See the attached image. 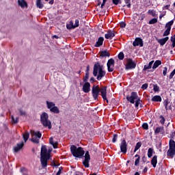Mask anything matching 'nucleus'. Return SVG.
<instances>
[{
  "instance_id": "f257e3e1",
  "label": "nucleus",
  "mask_w": 175,
  "mask_h": 175,
  "mask_svg": "<svg viewBox=\"0 0 175 175\" xmlns=\"http://www.w3.org/2000/svg\"><path fill=\"white\" fill-rule=\"evenodd\" d=\"M99 92H100L103 99L108 102L107 98V88L99 89L98 86L94 85L92 88V96L94 100L98 98Z\"/></svg>"
},
{
  "instance_id": "f03ea898",
  "label": "nucleus",
  "mask_w": 175,
  "mask_h": 175,
  "mask_svg": "<svg viewBox=\"0 0 175 175\" xmlns=\"http://www.w3.org/2000/svg\"><path fill=\"white\" fill-rule=\"evenodd\" d=\"M93 75L94 77H97L98 81L105 77V72L103 70V66H100L98 63L95 64L94 66Z\"/></svg>"
},
{
  "instance_id": "7ed1b4c3",
  "label": "nucleus",
  "mask_w": 175,
  "mask_h": 175,
  "mask_svg": "<svg viewBox=\"0 0 175 175\" xmlns=\"http://www.w3.org/2000/svg\"><path fill=\"white\" fill-rule=\"evenodd\" d=\"M70 151L72 154L77 158H80L85 154V152L83 151L82 148H77L74 145L71 146Z\"/></svg>"
},
{
  "instance_id": "20e7f679",
  "label": "nucleus",
  "mask_w": 175,
  "mask_h": 175,
  "mask_svg": "<svg viewBox=\"0 0 175 175\" xmlns=\"http://www.w3.org/2000/svg\"><path fill=\"white\" fill-rule=\"evenodd\" d=\"M46 107L51 112L56 114L59 113V109L55 106L54 103L46 101Z\"/></svg>"
},
{
  "instance_id": "39448f33",
  "label": "nucleus",
  "mask_w": 175,
  "mask_h": 175,
  "mask_svg": "<svg viewBox=\"0 0 175 175\" xmlns=\"http://www.w3.org/2000/svg\"><path fill=\"white\" fill-rule=\"evenodd\" d=\"M31 137H32L31 139V141L33 143H36V144L39 143V139H40V137H42V133H40V132H39V131L36 132L34 131H31Z\"/></svg>"
},
{
  "instance_id": "423d86ee",
  "label": "nucleus",
  "mask_w": 175,
  "mask_h": 175,
  "mask_svg": "<svg viewBox=\"0 0 175 175\" xmlns=\"http://www.w3.org/2000/svg\"><path fill=\"white\" fill-rule=\"evenodd\" d=\"M167 156L173 157L175 155V142L174 141L170 140V148L167 152Z\"/></svg>"
},
{
  "instance_id": "0eeeda50",
  "label": "nucleus",
  "mask_w": 175,
  "mask_h": 175,
  "mask_svg": "<svg viewBox=\"0 0 175 175\" xmlns=\"http://www.w3.org/2000/svg\"><path fill=\"white\" fill-rule=\"evenodd\" d=\"M53 151V148H49L48 150L44 149V167L47 166V161L51 159V152Z\"/></svg>"
},
{
  "instance_id": "6e6552de",
  "label": "nucleus",
  "mask_w": 175,
  "mask_h": 175,
  "mask_svg": "<svg viewBox=\"0 0 175 175\" xmlns=\"http://www.w3.org/2000/svg\"><path fill=\"white\" fill-rule=\"evenodd\" d=\"M174 24V21H171L170 22H168L166 25H165V31L164 32L163 36V37H165V36H167L170 35V31H171V28H172V26Z\"/></svg>"
},
{
  "instance_id": "1a4fd4ad",
  "label": "nucleus",
  "mask_w": 175,
  "mask_h": 175,
  "mask_svg": "<svg viewBox=\"0 0 175 175\" xmlns=\"http://www.w3.org/2000/svg\"><path fill=\"white\" fill-rule=\"evenodd\" d=\"M139 97L135 92H132L131 96H128L126 97V99L128 101H129L131 103L134 104L135 102L138 100Z\"/></svg>"
},
{
  "instance_id": "9d476101",
  "label": "nucleus",
  "mask_w": 175,
  "mask_h": 175,
  "mask_svg": "<svg viewBox=\"0 0 175 175\" xmlns=\"http://www.w3.org/2000/svg\"><path fill=\"white\" fill-rule=\"evenodd\" d=\"M40 162L42 165V169H44V145H42L41 147Z\"/></svg>"
},
{
  "instance_id": "9b49d317",
  "label": "nucleus",
  "mask_w": 175,
  "mask_h": 175,
  "mask_svg": "<svg viewBox=\"0 0 175 175\" xmlns=\"http://www.w3.org/2000/svg\"><path fill=\"white\" fill-rule=\"evenodd\" d=\"M48 118L49 115L44 113V126L47 127L49 129H51L53 128V126L51 125V122L49 120Z\"/></svg>"
},
{
  "instance_id": "f8f14e48",
  "label": "nucleus",
  "mask_w": 175,
  "mask_h": 175,
  "mask_svg": "<svg viewBox=\"0 0 175 175\" xmlns=\"http://www.w3.org/2000/svg\"><path fill=\"white\" fill-rule=\"evenodd\" d=\"M136 66V64L135 62H133L131 59H129L127 60V64L126 68L127 70L133 69Z\"/></svg>"
},
{
  "instance_id": "ddd939ff",
  "label": "nucleus",
  "mask_w": 175,
  "mask_h": 175,
  "mask_svg": "<svg viewBox=\"0 0 175 175\" xmlns=\"http://www.w3.org/2000/svg\"><path fill=\"white\" fill-rule=\"evenodd\" d=\"M84 157H85V160L83 162V164L84 165V166L85 167H89V161L90 160V154H89L88 152H85V154Z\"/></svg>"
},
{
  "instance_id": "4468645a",
  "label": "nucleus",
  "mask_w": 175,
  "mask_h": 175,
  "mask_svg": "<svg viewBox=\"0 0 175 175\" xmlns=\"http://www.w3.org/2000/svg\"><path fill=\"white\" fill-rule=\"evenodd\" d=\"M121 152L125 154L127 150V144L125 140H123L120 144Z\"/></svg>"
},
{
  "instance_id": "2eb2a0df",
  "label": "nucleus",
  "mask_w": 175,
  "mask_h": 175,
  "mask_svg": "<svg viewBox=\"0 0 175 175\" xmlns=\"http://www.w3.org/2000/svg\"><path fill=\"white\" fill-rule=\"evenodd\" d=\"M133 45L134 46H139L141 47L143 46V41L140 38H136L135 40L133 42Z\"/></svg>"
},
{
  "instance_id": "dca6fc26",
  "label": "nucleus",
  "mask_w": 175,
  "mask_h": 175,
  "mask_svg": "<svg viewBox=\"0 0 175 175\" xmlns=\"http://www.w3.org/2000/svg\"><path fill=\"white\" fill-rule=\"evenodd\" d=\"M24 147V142H21L20 144H16V146L14 148V152H18L21 148Z\"/></svg>"
},
{
  "instance_id": "f3484780",
  "label": "nucleus",
  "mask_w": 175,
  "mask_h": 175,
  "mask_svg": "<svg viewBox=\"0 0 175 175\" xmlns=\"http://www.w3.org/2000/svg\"><path fill=\"white\" fill-rule=\"evenodd\" d=\"M115 36V32L113 31H108L107 33L105 35V38L106 39H111Z\"/></svg>"
},
{
  "instance_id": "a211bd4d",
  "label": "nucleus",
  "mask_w": 175,
  "mask_h": 175,
  "mask_svg": "<svg viewBox=\"0 0 175 175\" xmlns=\"http://www.w3.org/2000/svg\"><path fill=\"white\" fill-rule=\"evenodd\" d=\"M18 4L22 9L24 8H28V3H27L25 0H18Z\"/></svg>"
},
{
  "instance_id": "6ab92c4d",
  "label": "nucleus",
  "mask_w": 175,
  "mask_h": 175,
  "mask_svg": "<svg viewBox=\"0 0 175 175\" xmlns=\"http://www.w3.org/2000/svg\"><path fill=\"white\" fill-rule=\"evenodd\" d=\"M49 144L53 146V148H57L58 146V142L54 140V137H51L49 139Z\"/></svg>"
},
{
  "instance_id": "aec40b11",
  "label": "nucleus",
  "mask_w": 175,
  "mask_h": 175,
  "mask_svg": "<svg viewBox=\"0 0 175 175\" xmlns=\"http://www.w3.org/2000/svg\"><path fill=\"white\" fill-rule=\"evenodd\" d=\"M83 91L85 93H88L90 91V84L89 83H85L83 86Z\"/></svg>"
},
{
  "instance_id": "412c9836",
  "label": "nucleus",
  "mask_w": 175,
  "mask_h": 175,
  "mask_svg": "<svg viewBox=\"0 0 175 175\" xmlns=\"http://www.w3.org/2000/svg\"><path fill=\"white\" fill-rule=\"evenodd\" d=\"M169 40V38L168 37H166L165 38H162V39H158L157 40V42L159 43V44L161 46H163L166 42L167 41Z\"/></svg>"
},
{
  "instance_id": "4be33fe9",
  "label": "nucleus",
  "mask_w": 175,
  "mask_h": 175,
  "mask_svg": "<svg viewBox=\"0 0 175 175\" xmlns=\"http://www.w3.org/2000/svg\"><path fill=\"white\" fill-rule=\"evenodd\" d=\"M104 41V38L103 37H100L98 38V41L96 42L95 46L99 47L103 45V42Z\"/></svg>"
},
{
  "instance_id": "5701e85b",
  "label": "nucleus",
  "mask_w": 175,
  "mask_h": 175,
  "mask_svg": "<svg viewBox=\"0 0 175 175\" xmlns=\"http://www.w3.org/2000/svg\"><path fill=\"white\" fill-rule=\"evenodd\" d=\"M154 133L156 134H158V133H161L163 134L164 133V129H163V127L162 126H160V127H157L156 129V130L154 131Z\"/></svg>"
},
{
  "instance_id": "b1692460",
  "label": "nucleus",
  "mask_w": 175,
  "mask_h": 175,
  "mask_svg": "<svg viewBox=\"0 0 175 175\" xmlns=\"http://www.w3.org/2000/svg\"><path fill=\"white\" fill-rule=\"evenodd\" d=\"M23 137L25 143H26L28 139H29V133H28V131H26L25 133L23 134Z\"/></svg>"
},
{
  "instance_id": "393cba45",
  "label": "nucleus",
  "mask_w": 175,
  "mask_h": 175,
  "mask_svg": "<svg viewBox=\"0 0 175 175\" xmlns=\"http://www.w3.org/2000/svg\"><path fill=\"white\" fill-rule=\"evenodd\" d=\"M157 163V157L155 155L153 157L151 161V164L154 167H156Z\"/></svg>"
},
{
  "instance_id": "a878e982",
  "label": "nucleus",
  "mask_w": 175,
  "mask_h": 175,
  "mask_svg": "<svg viewBox=\"0 0 175 175\" xmlns=\"http://www.w3.org/2000/svg\"><path fill=\"white\" fill-rule=\"evenodd\" d=\"M162 100L161 97L160 96H154L152 98V102H161Z\"/></svg>"
},
{
  "instance_id": "bb28decb",
  "label": "nucleus",
  "mask_w": 175,
  "mask_h": 175,
  "mask_svg": "<svg viewBox=\"0 0 175 175\" xmlns=\"http://www.w3.org/2000/svg\"><path fill=\"white\" fill-rule=\"evenodd\" d=\"M66 27L69 30L72 29H75V25H73V21L69 22V23L67 24Z\"/></svg>"
},
{
  "instance_id": "cd10ccee",
  "label": "nucleus",
  "mask_w": 175,
  "mask_h": 175,
  "mask_svg": "<svg viewBox=\"0 0 175 175\" xmlns=\"http://www.w3.org/2000/svg\"><path fill=\"white\" fill-rule=\"evenodd\" d=\"M161 64V62L160 60H157L153 66H152V68L154 70L156 69L157 68H158L159 66H160Z\"/></svg>"
},
{
  "instance_id": "c85d7f7f",
  "label": "nucleus",
  "mask_w": 175,
  "mask_h": 175,
  "mask_svg": "<svg viewBox=\"0 0 175 175\" xmlns=\"http://www.w3.org/2000/svg\"><path fill=\"white\" fill-rule=\"evenodd\" d=\"M153 63H154V61H152L149 63L148 65H145L144 67V70H146L148 69H150L152 68V66Z\"/></svg>"
},
{
  "instance_id": "c756f323",
  "label": "nucleus",
  "mask_w": 175,
  "mask_h": 175,
  "mask_svg": "<svg viewBox=\"0 0 175 175\" xmlns=\"http://www.w3.org/2000/svg\"><path fill=\"white\" fill-rule=\"evenodd\" d=\"M36 5L39 9H42L43 8V4L42 3V0H36Z\"/></svg>"
},
{
  "instance_id": "7c9ffc66",
  "label": "nucleus",
  "mask_w": 175,
  "mask_h": 175,
  "mask_svg": "<svg viewBox=\"0 0 175 175\" xmlns=\"http://www.w3.org/2000/svg\"><path fill=\"white\" fill-rule=\"evenodd\" d=\"M154 153V150L152 148H150L148 150V157L150 158L152 157V154Z\"/></svg>"
},
{
  "instance_id": "2f4dec72",
  "label": "nucleus",
  "mask_w": 175,
  "mask_h": 175,
  "mask_svg": "<svg viewBox=\"0 0 175 175\" xmlns=\"http://www.w3.org/2000/svg\"><path fill=\"white\" fill-rule=\"evenodd\" d=\"M100 56L101 57H109L110 55L107 51H104L100 53Z\"/></svg>"
},
{
  "instance_id": "473e14b6",
  "label": "nucleus",
  "mask_w": 175,
  "mask_h": 175,
  "mask_svg": "<svg viewBox=\"0 0 175 175\" xmlns=\"http://www.w3.org/2000/svg\"><path fill=\"white\" fill-rule=\"evenodd\" d=\"M148 14L149 15H151L153 17L157 16L156 12L154 10H149L148 12Z\"/></svg>"
},
{
  "instance_id": "72a5a7b5",
  "label": "nucleus",
  "mask_w": 175,
  "mask_h": 175,
  "mask_svg": "<svg viewBox=\"0 0 175 175\" xmlns=\"http://www.w3.org/2000/svg\"><path fill=\"white\" fill-rule=\"evenodd\" d=\"M107 66H114V60L113 59H110L107 62Z\"/></svg>"
},
{
  "instance_id": "f704fd0d",
  "label": "nucleus",
  "mask_w": 175,
  "mask_h": 175,
  "mask_svg": "<svg viewBox=\"0 0 175 175\" xmlns=\"http://www.w3.org/2000/svg\"><path fill=\"white\" fill-rule=\"evenodd\" d=\"M21 172L23 175H27V174H28V172L27 171V168H25V167H21Z\"/></svg>"
},
{
  "instance_id": "c9c22d12",
  "label": "nucleus",
  "mask_w": 175,
  "mask_h": 175,
  "mask_svg": "<svg viewBox=\"0 0 175 175\" xmlns=\"http://www.w3.org/2000/svg\"><path fill=\"white\" fill-rule=\"evenodd\" d=\"M18 111H19L20 116H22L24 117L27 115V113L25 112V111H23V109L21 108L18 109Z\"/></svg>"
},
{
  "instance_id": "e433bc0d",
  "label": "nucleus",
  "mask_w": 175,
  "mask_h": 175,
  "mask_svg": "<svg viewBox=\"0 0 175 175\" xmlns=\"http://www.w3.org/2000/svg\"><path fill=\"white\" fill-rule=\"evenodd\" d=\"M41 123L42 124L43 126H44V112H42L41 114Z\"/></svg>"
},
{
  "instance_id": "4c0bfd02",
  "label": "nucleus",
  "mask_w": 175,
  "mask_h": 175,
  "mask_svg": "<svg viewBox=\"0 0 175 175\" xmlns=\"http://www.w3.org/2000/svg\"><path fill=\"white\" fill-rule=\"evenodd\" d=\"M11 118L14 124H17V122H18V118H14V116H12Z\"/></svg>"
},
{
  "instance_id": "58836bf2",
  "label": "nucleus",
  "mask_w": 175,
  "mask_h": 175,
  "mask_svg": "<svg viewBox=\"0 0 175 175\" xmlns=\"http://www.w3.org/2000/svg\"><path fill=\"white\" fill-rule=\"evenodd\" d=\"M141 146H142L141 143L139 142L137 143L134 152H135L141 147Z\"/></svg>"
},
{
  "instance_id": "ea45409f",
  "label": "nucleus",
  "mask_w": 175,
  "mask_h": 175,
  "mask_svg": "<svg viewBox=\"0 0 175 175\" xmlns=\"http://www.w3.org/2000/svg\"><path fill=\"white\" fill-rule=\"evenodd\" d=\"M156 23H157V18H153V19L150 21L149 24L150 25H153V24H155Z\"/></svg>"
},
{
  "instance_id": "a19ab883",
  "label": "nucleus",
  "mask_w": 175,
  "mask_h": 175,
  "mask_svg": "<svg viewBox=\"0 0 175 175\" xmlns=\"http://www.w3.org/2000/svg\"><path fill=\"white\" fill-rule=\"evenodd\" d=\"M114 66H107L108 71L111 72L113 71Z\"/></svg>"
},
{
  "instance_id": "79ce46f5",
  "label": "nucleus",
  "mask_w": 175,
  "mask_h": 175,
  "mask_svg": "<svg viewBox=\"0 0 175 175\" xmlns=\"http://www.w3.org/2000/svg\"><path fill=\"white\" fill-rule=\"evenodd\" d=\"M124 1H125V3L127 4V5H126L127 8H131V3H130L131 0H124Z\"/></svg>"
},
{
  "instance_id": "37998d69",
  "label": "nucleus",
  "mask_w": 175,
  "mask_h": 175,
  "mask_svg": "<svg viewBox=\"0 0 175 175\" xmlns=\"http://www.w3.org/2000/svg\"><path fill=\"white\" fill-rule=\"evenodd\" d=\"M165 120L164 117H163L162 116H160V122H161L162 124H163L165 123Z\"/></svg>"
},
{
  "instance_id": "c03bdc74",
  "label": "nucleus",
  "mask_w": 175,
  "mask_h": 175,
  "mask_svg": "<svg viewBox=\"0 0 175 175\" xmlns=\"http://www.w3.org/2000/svg\"><path fill=\"white\" fill-rule=\"evenodd\" d=\"M124 55L123 53H119V55H118V58H119L120 60L123 59H124Z\"/></svg>"
},
{
  "instance_id": "a18cd8bd",
  "label": "nucleus",
  "mask_w": 175,
  "mask_h": 175,
  "mask_svg": "<svg viewBox=\"0 0 175 175\" xmlns=\"http://www.w3.org/2000/svg\"><path fill=\"white\" fill-rule=\"evenodd\" d=\"M140 157H138L135 161V165L137 166L139 164Z\"/></svg>"
},
{
  "instance_id": "49530a36",
  "label": "nucleus",
  "mask_w": 175,
  "mask_h": 175,
  "mask_svg": "<svg viewBox=\"0 0 175 175\" xmlns=\"http://www.w3.org/2000/svg\"><path fill=\"white\" fill-rule=\"evenodd\" d=\"M174 75H175V68H174V70L171 72L169 79H172L173 78V77L174 76Z\"/></svg>"
},
{
  "instance_id": "de8ad7c7",
  "label": "nucleus",
  "mask_w": 175,
  "mask_h": 175,
  "mask_svg": "<svg viewBox=\"0 0 175 175\" xmlns=\"http://www.w3.org/2000/svg\"><path fill=\"white\" fill-rule=\"evenodd\" d=\"M79 20H75V25H74V27H79Z\"/></svg>"
},
{
  "instance_id": "09e8293b",
  "label": "nucleus",
  "mask_w": 175,
  "mask_h": 175,
  "mask_svg": "<svg viewBox=\"0 0 175 175\" xmlns=\"http://www.w3.org/2000/svg\"><path fill=\"white\" fill-rule=\"evenodd\" d=\"M135 107H137L139 106V105L140 104V99L138 98V100H135Z\"/></svg>"
},
{
  "instance_id": "8fccbe9b",
  "label": "nucleus",
  "mask_w": 175,
  "mask_h": 175,
  "mask_svg": "<svg viewBox=\"0 0 175 175\" xmlns=\"http://www.w3.org/2000/svg\"><path fill=\"white\" fill-rule=\"evenodd\" d=\"M154 88H153V90H154V92H157V91H159V86L158 85H154V86H153Z\"/></svg>"
},
{
  "instance_id": "3c124183",
  "label": "nucleus",
  "mask_w": 175,
  "mask_h": 175,
  "mask_svg": "<svg viewBox=\"0 0 175 175\" xmlns=\"http://www.w3.org/2000/svg\"><path fill=\"white\" fill-rule=\"evenodd\" d=\"M117 139H118V135H113V139H112V142H113V143H115V142H116Z\"/></svg>"
},
{
  "instance_id": "603ef678",
  "label": "nucleus",
  "mask_w": 175,
  "mask_h": 175,
  "mask_svg": "<svg viewBox=\"0 0 175 175\" xmlns=\"http://www.w3.org/2000/svg\"><path fill=\"white\" fill-rule=\"evenodd\" d=\"M142 127H143L144 129L147 130V129H148V124L144 123V124L142 125Z\"/></svg>"
},
{
  "instance_id": "864d4df0",
  "label": "nucleus",
  "mask_w": 175,
  "mask_h": 175,
  "mask_svg": "<svg viewBox=\"0 0 175 175\" xmlns=\"http://www.w3.org/2000/svg\"><path fill=\"white\" fill-rule=\"evenodd\" d=\"M167 68L166 67L164 68V70L163 71V75L165 76L167 75Z\"/></svg>"
},
{
  "instance_id": "5fc2aeb1",
  "label": "nucleus",
  "mask_w": 175,
  "mask_h": 175,
  "mask_svg": "<svg viewBox=\"0 0 175 175\" xmlns=\"http://www.w3.org/2000/svg\"><path fill=\"white\" fill-rule=\"evenodd\" d=\"M112 1L113 4L118 5L120 3V0H112Z\"/></svg>"
},
{
  "instance_id": "6e6d98bb",
  "label": "nucleus",
  "mask_w": 175,
  "mask_h": 175,
  "mask_svg": "<svg viewBox=\"0 0 175 175\" xmlns=\"http://www.w3.org/2000/svg\"><path fill=\"white\" fill-rule=\"evenodd\" d=\"M62 171V167H59L56 175H61V172Z\"/></svg>"
},
{
  "instance_id": "4d7b16f0",
  "label": "nucleus",
  "mask_w": 175,
  "mask_h": 175,
  "mask_svg": "<svg viewBox=\"0 0 175 175\" xmlns=\"http://www.w3.org/2000/svg\"><path fill=\"white\" fill-rule=\"evenodd\" d=\"M148 88V84H144L142 86V88L144 89V90H146V88Z\"/></svg>"
},
{
  "instance_id": "13d9d810",
  "label": "nucleus",
  "mask_w": 175,
  "mask_h": 175,
  "mask_svg": "<svg viewBox=\"0 0 175 175\" xmlns=\"http://www.w3.org/2000/svg\"><path fill=\"white\" fill-rule=\"evenodd\" d=\"M167 105H168V101L165 100L164 103V105H165L166 109H167Z\"/></svg>"
},
{
  "instance_id": "bf43d9fd",
  "label": "nucleus",
  "mask_w": 175,
  "mask_h": 175,
  "mask_svg": "<svg viewBox=\"0 0 175 175\" xmlns=\"http://www.w3.org/2000/svg\"><path fill=\"white\" fill-rule=\"evenodd\" d=\"M106 1H107V0H103V3H102V4H101V6H100L101 8H103V6L105 5Z\"/></svg>"
},
{
  "instance_id": "052dcab7",
  "label": "nucleus",
  "mask_w": 175,
  "mask_h": 175,
  "mask_svg": "<svg viewBox=\"0 0 175 175\" xmlns=\"http://www.w3.org/2000/svg\"><path fill=\"white\" fill-rule=\"evenodd\" d=\"M171 41H172V42H175V34H174V36H172V37L171 38Z\"/></svg>"
},
{
  "instance_id": "680f3d73",
  "label": "nucleus",
  "mask_w": 175,
  "mask_h": 175,
  "mask_svg": "<svg viewBox=\"0 0 175 175\" xmlns=\"http://www.w3.org/2000/svg\"><path fill=\"white\" fill-rule=\"evenodd\" d=\"M120 27H121V28H124L126 27V24L124 23H122L120 24Z\"/></svg>"
},
{
  "instance_id": "e2e57ef3",
  "label": "nucleus",
  "mask_w": 175,
  "mask_h": 175,
  "mask_svg": "<svg viewBox=\"0 0 175 175\" xmlns=\"http://www.w3.org/2000/svg\"><path fill=\"white\" fill-rule=\"evenodd\" d=\"M142 161L144 163H145L146 161V158L145 157H142Z\"/></svg>"
},
{
  "instance_id": "0e129e2a",
  "label": "nucleus",
  "mask_w": 175,
  "mask_h": 175,
  "mask_svg": "<svg viewBox=\"0 0 175 175\" xmlns=\"http://www.w3.org/2000/svg\"><path fill=\"white\" fill-rule=\"evenodd\" d=\"M147 170H148V168L146 167L144 169L143 172H144V173H146V172H147Z\"/></svg>"
},
{
  "instance_id": "69168bd1",
  "label": "nucleus",
  "mask_w": 175,
  "mask_h": 175,
  "mask_svg": "<svg viewBox=\"0 0 175 175\" xmlns=\"http://www.w3.org/2000/svg\"><path fill=\"white\" fill-rule=\"evenodd\" d=\"M169 7H170L169 5H166V6L164 7V8L167 10L169 8Z\"/></svg>"
},
{
  "instance_id": "338daca9",
  "label": "nucleus",
  "mask_w": 175,
  "mask_h": 175,
  "mask_svg": "<svg viewBox=\"0 0 175 175\" xmlns=\"http://www.w3.org/2000/svg\"><path fill=\"white\" fill-rule=\"evenodd\" d=\"M172 47H173V48L175 47V42H172Z\"/></svg>"
},
{
  "instance_id": "774afa93",
  "label": "nucleus",
  "mask_w": 175,
  "mask_h": 175,
  "mask_svg": "<svg viewBox=\"0 0 175 175\" xmlns=\"http://www.w3.org/2000/svg\"><path fill=\"white\" fill-rule=\"evenodd\" d=\"M135 175H139V174L138 172H136Z\"/></svg>"
}]
</instances>
